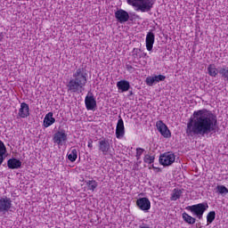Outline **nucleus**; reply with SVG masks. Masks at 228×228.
Returning a JSON list of instances; mask_svg holds the SVG:
<instances>
[{"label":"nucleus","mask_w":228,"mask_h":228,"mask_svg":"<svg viewBox=\"0 0 228 228\" xmlns=\"http://www.w3.org/2000/svg\"><path fill=\"white\" fill-rule=\"evenodd\" d=\"M216 192L219 193L220 195H227L228 189H227V187H225L224 185H217Z\"/></svg>","instance_id":"obj_26"},{"label":"nucleus","mask_w":228,"mask_h":228,"mask_svg":"<svg viewBox=\"0 0 228 228\" xmlns=\"http://www.w3.org/2000/svg\"><path fill=\"white\" fill-rule=\"evenodd\" d=\"M126 67L127 70H133V66L126 64Z\"/></svg>","instance_id":"obj_35"},{"label":"nucleus","mask_w":228,"mask_h":228,"mask_svg":"<svg viewBox=\"0 0 228 228\" xmlns=\"http://www.w3.org/2000/svg\"><path fill=\"white\" fill-rule=\"evenodd\" d=\"M94 141L92 140V139H89L88 140V144H87V147L89 148V149H93V147H94Z\"/></svg>","instance_id":"obj_33"},{"label":"nucleus","mask_w":228,"mask_h":228,"mask_svg":"<svg viewBox=\"0 0 228 228\" xmlns=\"http://www.w3.org/2000/svg\"><path fill=\"white\" fill-rule=\"evenodd\" d=\"M154 83H157L155 77H146V85H148V86H152Z\"/></svg>","instance_id":"obj_30"},{"label":"nucleus","mask_w":228,"mask_h":228,"mask_svg":"<svg viewBox=\"0 0 228 228\" xmlns=\"http://www.w3.org/2000/svg\"><path fill=\"white\" fill-rule=\"evenodd\" d=\"M132 56L134 60V61H138L140 58H142V50L138 48H134L132 52Z\"/></svg>","instance_id":"obj_24"},{"label":"nucleus","mask_w":228,"mask_h":228,"mask_svg":"<svg viewBox=\"0 0 228 228\" xmlns=\"http://www.w3.org/2000/svg\"><path fill=\"white\" fill-rule=\"evenodd\" d=\"M182 195H183V191H181L179 189H174L171 198H170V200L175 201V200L181 199Z\"/></svg>","instance_id":"obj_22"},{"label":"nucleus","mask_w":228,"mask_h":228,"mask_svg":"<svg viewBox=\"0 0 228 228\" xmlns=\"http://www.w3.org/2000/svg\"><path fill=\"white\" fill-rule=\"evenodd\" d=\"M156 126L158 131L164 136V138H170L172 136V134L170 133V130L168 129V126L163 121L159 120L157 121Z\"/></svg>","instance_id":"obj_7"},{"label":"nucleus","mask_w":228,"mask_h":228,"mask_svg":"<svg viewBox=\"0 0 228 228\" xmlns=\"http://www.w3.org/2000/svg\"><path fill=\"white\" fill-rule=\"evenodd\" d=\"M136 204L142 211H149V209H151V200L147 198H141L137 200Z\"/></svg>","instance_id":"obj_10"},{"label":"nucleus","mask_w":228,"mask_h":228,"mask_svg":"<svg viewBox=\"0 0 228 228\" xmlns=\"http://www.w3.org/2000/svg\"><path fill=\"white\" fill-rule=\"evenodd\" d=\"M88 83V73L85 68L77 69L72 76V78L69 79L67 87L69 92L73 94H81L85 91V86Z\"/></svg>","instance_id":"obj_2"},{"label":"nucleus","mask_w":228,"mask_h":228,"mask_svg":"<svg viewBox=\"0 0 228 228\" xmlns=\"http://www.w3.org/2000/svg\"><path fill=\"white\" fill-rule=\"evenodd\" d=\"M99 151L102 152L103 156H106L110 151V141L102 139L99 141Z\"/></svg>","instance_id":"obj_16"},{"label":"nucleus","mask_w":228,"mask_h":228,"mask_svg":"<svg viewBox=\"0 0 228 228\" xmlns=\"http://www.w3.org/2000/svg\"><path fill=\"white\" fill-rule=\"evenodd\" d=\"M156 39V36L150 31L146 35V49L147 51H152V47H154V40Z\"/></svg>","instance_id":"obj_15"},{"label":"nucleus","mask_w":228,"mask_h":228,"mask_svg":"<svg viewBox=\"0 0 228 228\" xmlns=\"http://www.w3.org/2000/svg\"><path fill=\"white\" fill-rule=\"evenodd\" d=\"M65 142H67V133H65V130L58 131L53 134V142L57 143V145H63Z\"/></svg>","instance_id":"obj_8"},{"label":"nucleus","mask_w":228,"mask_h":228,"mask_svg":"<svg viewBox=\"0 0 228 228\" xmlns=\"http://www.w3.org/2000/svg\"><path fill=\"white\" fill-rule=\"evenodd\" d=\"M216 216V213L215 211H210L207 215V222H208V224H213V222L215 221Z\"/></svg>","instance_id":"obj_27"},{"label":"nucleus","mask_w":228,"mask_h":228,"mask_svg":"<svg viewBox=\"0 0 228 228\" xmlns=\"http://www.w3.org/2000/svg\"><path fill=\"white\" fill-rule=\"evenodd\" d=\"M183 220L185 221L186 224H189V225H193L195 222H197V219H195L193 216L188 215L186 212H183L182 214Z\"/></svg>","instance_id":"obj_20"},{"label":"nucleus","mask_w":228,"mask_h":228,"mask_svg":"<svg viewBox=\"0 0 228 228\" xmlns=\"http://www.w3.org/2000/svg\"><path fill=\"white\" fill-rule=\"evenodd\" d=\"M117 88L120 94H124V92H129V88H131V84L127 80H120L117 82Z\"/></svg>","instance_id":"obj_13"},{"label":"nucleus","mask_w":228,"mask_h":228,"mask_svg":"<svg viewBox=\"0 0 228 228\" xmlns=\"http://www.w3.org/2000/svg\"><path fill=\"white\" fill-rule=\"evenodd\" d=\"M86 184L88 187V190H90L91 191H95V188L99 186V183L95 180L86 181Z\"/></svg>","instance_id":"obj_23"},{"label":"nucleus","mask_w":228,"mask_h":228,"mask_svg":"<svg viewBox=\"0 0 228 228\" xmlns=\"http://www.w3.org/2000/svg\"><path fill=\"white\" fill-rule=\"evenodd\" d=\"M85 103H86V108L88 110H95V108H97V101H95V98H94V95L86 96Z\"/></svg>","instance_id":"obj_12"},{"label":"nucleus","mask_w":228,"mask_h":228,"mask_svg":"<svg viewBox=\"0 0 228 228\" xmlns=\"http://www.w3.org/2000/svg\"><path fill=\"white\" fill-rule=\"evenodd\" d=\"M115 18L117 19L118 22L123 24V22H127V20H129V12L119 9L115 12Z\"/></svg>","instance_id":"obj_9"},{"label":"nucleus","mask_w":228,"mask_h":228,"mask_svg":"<svg viewBox=\"0 0 228 228\" xmlns=\"http://www.w3.org/2000/svg\"><path fill=\"white\" fill-rule=\"evenodd\" d=\"M138 228H151V225L147 224H142L138 226Z\"/></svg>","instance_id":"obj_34"},{"label":"nucleus","mask_w":228,"mask_h":228,"mask_svg":"<svg viewBox=\"0 0 228 228\" xmlns=\"http://www.w3.org/2000/svg\"><path fill=\"white\" fill-rule=\"evenodd\" d=\"M18 115L20 117V118H28V117H29V105H28L26 102L20 103Z\"/></svg>","instance_id":"obj_14"},{"label":"nucleus","mask_w":228,"mask_h":228,"mask_svg":"<svg viewBox=\"0 0 228 228\" xmlns=\"http://www.w3.org/2000/svg\"><path fill=\"white\" fill-rule=\"evenodd\" d=\"M7 166L12 170H15V169L20 168V167H22V162H20V160H19L17 159H10L7 161Z\"/></svg>","instance_id":"obj_17"},{"label":"nucleus","mask_w":228,"mask_h":228,"mask_svg":"<svg viewBox=\"0 0 228 228\" xmlns=\"http://www.w3.org/2000/svg\"><path fill=\"white\" fill-rule=\"evenodd\" d=\"M145 152V150L143 148H137L136 149V159H140L142 158V154Z\"/></svg>","instance_id":"obj_31"},{"label":"nucleus","mask_w":228,"mask_h":228,"mask_svg":"<svg viewBox=\"0 0 228 228\" xmlns=\"http://www.w3.org/2000/svg\"><path fill=\"white\" fill-rule=\"evenodd\" d=\"M129 94H130V95H133V91H130Z\"/></svg>","instance_id":"obj_38"},{"label":"nucleus","mask_w":228,"mask_h":228,"mask_svg":"<svg viewBox=\"0 0 228 228\" xmlns=\"http://www.w3.org/2000/svg\"><path fill=\"white\" fill-rule=\"evenodd\" d=\"M124 134H126V129L124 127V120L122 118H119L118 120V124L116 126V137L118 139L124 138Z\"/></svg>","instance_id":"obj_11"},{"label":"nucleus","mask_w":228,"mask_h":228,"mask_svg":"<svg viewBox=\"0 0 228 228\" xmlns=\"http://www.w3.org/2000/svg\"><path fill=\"white\" fill-rule=\"evenodd\" d=\"M68 159L74 163L77 159V150L73 149L69 153H68Z\"/></svg>","instance_id":"obj_25"},{"label":"nucleus","mask_w":228,"mask_h":228,"mask_svg":"<svg viewBox=\"0 0 228 228\" xmlns=\"http://www.w3.org/2000/svg\"><path fill=\"white\" fill-rule=\"evenodd\" d=\"M175 161V155L170 151L166 152L159 157V163L163 167H170Z\"/></svg>","instance_id":"obj_5"},{"label":"nucleus","mask_w":228,"mask_h":228,"mask_svg":"<svg viewBox=\"0 0 228 228\" xmlns=\"http://www.w3.org/2000/svg\"><path fill=\"white\" fill-rule=\"evenodd\" d=\"M209 208L208 203H199L197 205L188 206L185 208L187 211H191L194 216H197L199 220H201L204 213Z\"/></svg>","instance_id":"obj_4"},{"label":"nucleus","mask_w":228,"mask_h":228,"mask_svg":"<svg viewBox=\"0 0 228 228\" xmlns=\"http://www.w3.org/2000/svg\"><path fill=\"white\" fill-rule=\"evenodd\" d=\"M154 77H155L156 83H159V81H163L164 79H167V77L163 75H158V76H155Z\"/></svg>","instance_id":"obj_32"},{"label":"nucleus","mask_w":228,"mask_h":228,"mask_svg":"<svg viewBox=\"0 0 228 228\" xmlns=\"http://www.w3.org/2000/svg\"><path fill=\"white\" fill-rule=\"evenodd\" d=\"M208 75L211 76V77H216V76H218V69H216V66H215V64H210L208 67Z\"/></svg>","instance_id":"obj_21"},{"label":"nucleus","mask_w":228,"mask_h":228,"mask_svg":"<svg viewBox=\"0 0 228 228\" xmlns=\"http://www.w3.org/2000/svg\"><path fill=\"white\" fill-rule=\"evenodd\" d=\"M12 209V200L4 197L0 199V213L6 215Z\"/></svg>","instance_id":"obj_6"},{"label":"nucleus","mask_w":228,"mask_h":228,"mask_svg":"<svg viewBox=\"0 0 228 228\" xmlns=\"http://www.w3.org/2000/svg\"><path fill=\"white\" fill-rule=\"evenodd\" d=\"M3 40V37H1V35H0V42Z\"/></svg>","instance_id":"obj_37"},{"label":"nucleus","mask_w":228,"mask_h":228,"mask_svg":"<svg viewBox=\"0 0 228 228\" xmlns=\"http://www.w3.org/2000/svg\"><path fill=\"white\" fill-rule=\"evenodd\" d=\"M6 146H4V142L0 141V167L3 165V161L6 158Z\"/></svg>","instance_id":"obj_19"},{"label":"nucleus","mask_w":228,"mask_h":228,"mask_svg":"<svg viewBox=\"0 0 228 228\" xmlns=\"http://www.w3.org/2000/svg\"><path fill=\"white\" fill-rule=\"evenodd\" d=\"M146 56H147V53H142V52L141 51V58H145Z\"/></svg>","instance_id":"obj_36"},{"label":"nucleus","mask_w":228,"mask_h":228,"mask_svg":"<svg viewBox=\"0 0 228 228\" xmlns=\"http://www.w3.org/2000/svg\"><path fill=\"white\" fill-rule=\"evenodd\" d=\"M127 3L131 4V6H134L136 12L145 13L146 12H151V10H152L156 0H127Z\"/></svg>","instance_id":"obj_3"},{"label":"nucleus","mask_w":228,"mask_h":228,"mask_svg":"<svg viewBox=\"0 0 228 228\" xmlns=\"http://www.w3.org/2000/svg\"><path fill=\"white\" fill-rule=\"evenodd\" d=\"M53 112H48L44 118V126L50 127L56 122V119L53 117Z\"/></svg>","instance_id":"obj_18"},{"label":"nucleus","mask_w":228,"mask_h":228,"mask_svg":"<svg viewBox=\"0 0 228 228\" xmlns=\"http://www.w3.org/2000/svg\"><path fill=\"white\" fill-rule=\"evenodd\" d=\"M143 161L144 163H148V165H151V163H154V156L147 154L144 156Z\"/></svg>","instance_id":"obj_29"},{"label":"nucleus","mask_w":228,"mask_h":228,"mask_svg":"<svg viewBox=\"0 0 228 228\" xmlns=\"http://www.w3.org/2000/svg\"><path fill=\"white\" fill-rule=\"evenodd\" d=\"M219 74L222 76V77H224V79H225L226 81H228V69L225 67H223L219 69Z\"/></svg>","instance_id":"obj_28"},{"label":"nucleus","mask_w":228,"mask_h":228,"mask_svg":"<svg viewBox=\"0 0 228 228\" xmlns=\"http://www.w3.org/2000/svg\"><path fill=\"white\" fill-rule=\"evenodd\" d=\"M217 124L218 119L211 110L206 109L195 110L187 123L186 134L187 136H206L216 131Z\"/></svg>","instance_id":"obj_1"}]
</instances>
